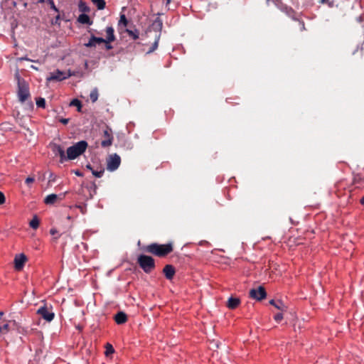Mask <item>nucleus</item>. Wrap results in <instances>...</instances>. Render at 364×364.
<instances>
[{
	"mask_svg": "<svg viewBox=\"0 0 364 364\" xmlns=\"http://www.w3.org/2000/svg\"><path fill=\"white\" fill-rule=\"evenodd\" d=\"M106 44V48L107 50H110L112 48V46L110 45V43H105Z\"/></svg>",
	"mask_w": 364,
	"mask_h": 364,
	"instance_id": "ea45409f",
	"label": "nucleus"
},
{
	"mask_svg": "<svg viewBox=\"0 0 364 364\" xmlns=\"http://www.w3.org/2000/svg\"><path fill=\"white\" fill-rule=\"evenodd\" d=\"M36 313L48 322L53 321L55 317V314L52 311V306L48 307L46 304L40 307Z\"/></svg>",
	"mask_w": 364,
	"mask_h": 364,
	"instance_id": "39448f33",
	"label": "nucleus"
},
{
	"mask_svg": "<svg viewBox=\"0 0 364 364\" xmlns=\"http://www.w3.org/2000/svg\"><path fill=\"white\" fill-rule=\"evenodd\" d=\"M39 1L40 2H44V0H40Z\"/></svg>",
	"mask_w": 364,
	"mask_h": 364,
	"instance_id": "864d4df0",
	"label": "nucleus"
},
{
	"mask_svg": "<svg viewBox=\"0 0 364 364\" xmlns=\"http://www.w3.org/2000/svg\"><path fill=\"white\" fill-rule=\"evenodd\" d=\"M240 304V299L237 297H230L228 303L227 307L230 309H236Z\"/></svg>",
	"mask_w": 364,
	"mask_h": 364,
	"instance_id": "4468645a",
	"label": "nucleus"
},
{
	"mask_svg": "<svg viewBox=\"0 0 364 364\" xmlns=\"http://www.w3.org/2000/svg\"><path fill=\"white\" fill-rule=\"evenodd\" d=\"M21 60H30V61H32L31 60H30L29 58L25 57V58H21Z\"/></svg>",
	"mask_w": 364,
	"mask_h": 364,
	"instance_id": "c03bdc74",
	"label": "nucleus"
},
{
	"mask_svg": "<svg viewBox=\"0 0 364 364\" xmlns=\"http://www.w3.org/2000/svg\"><path fill=\"white\" fill-rule=\"evenodd\" d=\"M36 105L38 107L45 108L46 107V100L44 98L39 97L36 100Z\"/></svg>",
	"mask_w": 364,
	"mask_h": 364,
	"instance_id": "c756f323",
	"label": "nucleus"
},
{
	"mask_svg": "<svg viewBox=\"0 0 364 364\" xmlns=\"http://www.w3.org/2000/svg\"><path fill=\"white\" fill-rule=\"evenodd\" d=\"M92 174L97 177V178H100L102 176L103 173H104V170H100V171H94V170H92Z\"/></svg>",
	"mask_w": 364,
	"mask_h": 364,
	"instance_id": "473e14b6",
	"label": "nucleus"
},
{
	"mask_svg": "<svg viewBox=\"0 0 364 364\" xmlns=\"http://www.w3.org/2000/svg\"><path fill=\"white\" fill-rule=\"evenodd\" d=\"M126 32L133 40H137L139 37V32L137 29H135L134 31L126 29Z\"/></svg>",
	"mask_w": 364,
	"mask_h": 364,
	"instance_id": "393cba45",
	"label": "nucleus"
},
{
	"mask_svg": "<svg viewBox=\"0 0 364 364\" xmlns=\"http://www.w3.org/2000/svg\"><path fill=\"white\" fill-rule=\"evenodd\" d=\"M360 203L362 205L364 206V196L361 198Z\"/></svg>",
	"mask_w": 364,
	"mask_h": 364,
	"instance_id": "79ce46f5",
	"label": "nucleus"
},
{
	"mask_svg": "<svg viewBox=\"0 0 364 364\" xmlns=\"http://www.w3.org/2000/svg\"><path fill=\"white\" fill-rule=\"evenodd\" d=\"M137 263L145 273H150L155 268V261L146 255H140L137 258Z\"/></svg>",
	"mask_w": 364,
	"mask_h": 364,
	"instance_id": "7ed1b4c3",
	"label": "nucleus"
},
{
	"mask_svg": "<svg viewBox=\"0 0 364 364\" xmlns=\"http://www.w3.org/2000/svg\"><path fill=\"white\" fill-rule=\"evenodd\" d=\"M65 196V193L63 194V197H62L60 199L63 198V197H64Z\"/></svg>",
	"mask_w": 364,
	"mask_h": 364,
	"instance_id": "3c124183",
	"label": "nucleus"
},
{
	"mask_svg": "<svg viewBox=\"0 0 364 364\" xmlns=\"http://www.w3.org/2000/svg\"><path fill=\"white\" fill-rule=\"evenodd\" d=\"M75 207L78 208L82 214H85V213H86V206L85 205H76Z\"/></svg>",
	"mask_w": 364,
	"mask_h": 364,
	"instance_id": "c9c22d12",
	"label": "nucleus"
},
{
	"mask_svg": "<svg viewBox=\"0 0 364 364\" xmlns=\"http://www.w3.org/2000/svg\"><path fill=\"white\" fill-rule=\"evenodd\" d=\"M70 77V75H66L64 72L57 70L55 72L50 73V75L46 78L48 82L50 81H62Z\"/></svg>",
	"mask_w": 364,
	"mask_h": 364,
	"instance_id": "1a4fd4ad",
	"label": "nucleus"
},
{
	"mask_svg": "<svg viewBox=\"0 0 364 364\" xmlns=\"http://www.w3.org/2000/svg\"><path fill=\"white\" fill-rule=\"evenodd\" d=\"M78 8L80 11L82 12L83 14L89 13L90 11V7L85 1L82 0L79 1Z\"/></svg>",
	"mask_w": 364,
	"mask_h": 364,
	"instance_id": "aec40b11",
	"label": "nucleus"
},
{
	"mask_svg": "<svg viewBox=\"0 0 364 364\" xmlns=\"http://www.w3.org/2000/svg\"><path fill=\"white\" fill-rule=\"evenodd\" d=\"M106 38L105 43H110L115 40L114 31L112 26H107L105 29Z\"/></svg>",
	"mask_w": 364,
	"mask_h": 364,
	"instance_id": "ddd939ff",
	"label": "nucleus"
},
{
	"mask_svg": "<svg viewBox=\"0 0 364 364\" xmlns=\"http://www.w3.org/2000/svg\"><path fill=\"white\" fill-rule=\"evenodd\" d=\"M60 122L63 124H67L69 122V119L62 118L60 119Z\"/></svg>",
	"mask_w": 364,
	"mask_h": 364,
	"instance_id": "58836bf2",
	"label": "nucleus"
},
{
	"mask_svg": "<svg viewBox=\"0 0 364 364\" xmlns=\"http://www.w3.org/2000/svg\"><path fill=\"white\" fill-rule=\"evenodd\" d=\"M50 232L51 235H55L57 232V230H55V229H51L50 230Z\"/></svg>",
	"mask_w": 364,
	"mask_h": 364,
	"instance_id": "a19ab883",
	"label": "nucleus"
},
{
	"mask_svg": "<svg viewBox=\"0 0 364 364\" xmlns=\"http://www.w3.org/2000/svg\"><path fill=\"white\" fill-rule=\"evenodd\" d=\"M120 163V156L117 154H112L107 159V168L110 171H114L119 168Z\"/></svg>",
	"mask_w": 364,
	"mask_h": 364,
	"instance_id": "0eeeda50",
	"label": "nucleus"
},
{
	"mask_svg": "<svg viewBox=\"0 0 364 364\" xmlns=\"http://www.w3.org/2000/svg\"><path fill=\"white\" fill-rule=\"evenodd\" d=\"M11 321L3 322V323H0V333L5 334L7 333L10 331L9 323Z\"/></svg>",
	"mask_w": 364,
	"mask_h": 364,
	"instance_id": "412c9836",
	"label": "nucleus"
},
{
	"mask_svg": "<svg viewBox=\"0 0 364 364\" xmlns=\"http://www.w3.org/2000/svg\"><path fill=\"white\" fill-rule=\"evenodd\" d=\"M50 6V9L54 10L55 12H58V8L55 6V3L53 1V0H50V1H48Z\"/></svg>",
	"mask_w": 364,
	"mask_h": 364,
	"instance_id": "e433bc0d",
	"label": "nucleus"
},
{
	"mask_svg": "<svg viewBox=\"0 0 364 364\" xmlns=\"http://www.w3.org/2000/svg\"><path fill=\"white\" fill-rule=\"evenodd\" d=\"M104 139L101 141V146L102 147H108L112 145L113 141L112 132L109 128H106L103 132Z\"/></svg>",
	"mask_w": 364,
	"mask_h": 364,
	"instance_id": "9d476101",
	"label": "nucleus"
},
{
	"mask_svg": "<svg viewBox=\"0 0 364 364\" xmlns=\"http://www.w3.org/2000/svg\"><path fill=\"white\" fill-rule=\"evenodd\" d=\"M355 183H364V176L357 175L354 178Z\"/></svg>",
	"mask_w": 364,
	"mask_h": 364,
	"instance_id": "7c9ffc66",
	"label": "nucleus"
},
{
	"mask_svg": "<svg viewBox=\"0 0 364 364\" xmlns=\"http://www.w3.org/2000/svg\"><path fill=\"white\" fill-rule=\"evenodd\" d=\"M171 0H166V5H168L171 3Z\"/></svg>",
	"mask_w": 364,
	"mask_h": 364,
	"instance_id": "a18cd8bd",
	"label": "nucleus"
},
{
	"mask_svg": "<svg viewBox=\"0 0 364 364\" xmlns=\"http://www.w3.org/2000/svg\"><path fill=\"white\" fill-rule=\"evenodd\" d=\"M59 18H60V17H59V16H58L56 17V20H58V19H59Z\"/></svg>",
	"mask_w": 364,
	"mask_h": 364,
	"instance_id": "603ef678",
	"label": "nucleus"
},
{
	"mask_svg": "<svg viewBox=\"0 0 364 364\" xmlns=\"http://www.w3.org/2000/svg\"><path fill=\"white\" fill-rule=\"evenodd\" d=\"M31 68H33L34 70H38V68L36 66H34V65H31Z\"/></svg>",
	"mask_w": 364,
	"mask_h": 364,
	"instance_id": "49530a36",
	"label": "nucleus"
},
{
	"mask_svg": "<svg viewBox=\"0 0 364 364\" xmlns=\"http://www.w3.org/2000/svg\"><path fill=\"white\" fill-rule=\"evenodd\" d=\"M90 100L95 102L98 99V90L97 88L93 89L90 94Z\"/></svg>",
	"mask_w": 364,
	"mask_h": 364,
	"instance_id": "bb28decb",
	"label": "nucleus"
},
{
	"mask_svg": "<svg viewBox=\"0 0 364 364\" xmlns=\"http://www.w3.org/2000/svg\"><path fill=\"white\" fill-rule=\"evenodd\" d=\"M105 43V40L101 37H95V36H92L87 43L85 44V46L87 48L95 47L97 44H100Z\"/></svg>",
	"mask_w": 364,
	"mask_h": 364,
	"instance_id": "9b49d317",
	"label": "nucleus"
},
{
	"mask_svg": "<svg viewBox=\"0 0 364 364\" xmlns=\"http://www.w3.org/2000/svg\"><path fill=\"white\" fill-rule=\"evenodd\" d=\"M48 1H50V0H47Z\"/></svg>",
	"mask_w": 364,
	"mask_h": 364,
	"instance_id": "5fc2aeb1",
	"label": "nucleus"
},
{
	"mask_svg": "<svg viewBox=\"0 0 364 364\" xmlns=\"http://www.w3.org/2000/svg\"><path fill=\"white\" fill-rule=\"evenodd\" d=\"M283 313L282 311L280 313H278L274 316V319L276 322L279 323L283 319Z\"/></svg>",
	"mask_w": 364,
	"mask_h": 364,
	"instance_id": "2f4dec72",
	"label": "nucleus"
},
{
	"mask_svg": "<svg viewBox=\"0 0 364 364\" xmlns=\"http://www.w3.org/2000/svg\"><path fill=\"white\" fill-rule=\"evenodd\" d=\"M159 39H160V34H159L156 37L155 41L153 43L151 48H150V50H149L148 53H151V52L154 51L156 49H157L158 46H159Z\"/></svg>",
	"mask_w": 364,
	"mask_h": 364,
	"instance_id": "c85d7f7f",
	"label": "nucleus"
},
{
	"mask_svg": "<svg viewBox=\"0 0 364 364\" xmlns=\"http://www.w3.org/2000/svg\"><path fill=\"white\" fill-rule=\"evenodd\" d=\"M28 261V257L24 253L16 254L14 259V265L16 271H21L26 263Z\"/></svg>",
	"mask_w": 364,
	"mask_h": 364,
	"instance_id": "423d86ee",
	"label": "nucleus"
},
{
	"mask_svg": "<svg viewBox=\"0 0 364 364\" xmlns=\"http://www.w3.org/2000/svg\"><path fill=\"white\" fill-rule=\"evenodd\" d=\"M55 151L60 156V163L63 164L67 160V156L65 154V151L60 145H56L55 146Z\"/></svg>",
	"mask_w": 364,
	"mask_h": 364,
	"instance_id": "dca6fc26",
	"label": "nucleus"
},
{
	"mask_svg": "<svg viewBox=\"0 0 364 364\" xmlns=\"http://www.w3.org/2000/svg\"><path fill=\"white\" fill-rule=\"evenodd\" d=\"M269 304L282 312L287 310V306L281 300L272 299L269 301Z\"/></svg>",
	"mask_w": 364,
	"mask_h": 364,
	"instance_id": "2eb2a0df",
	"label": "nucleus"
},
{
	"mask_svg": "<svg viewBox=\"0 0 364 364\" xmlns=\"http://www.w3.org/2000/svg\"><path fill=\"white\" fill-rule=\"evenodd\" d=\"M87 147V141L82 140L67 149V160H73L82 154Z\"/></svg>",
	"mask_w": 364,
	"mask_h": 364,
	"instance_id": "f03ea898",
	"label": "nucleus"
},
{
	"mask_svg": "<svg viewBox=\"0 0 364 364\" xmlns=\"http://www.w3.org/2000/svg\"><path fill=\"white\" fill-rule=\"evenodd\" d=\"M58 198V195L52 193V194L48 195L44 198V203L46 205H53L57 201Z\"/></svg>",
	"mask_w": 364,
	"mask_h": 364,
	"instance_id": "6ab92c4d",
	"label": "nucleus"
},
{
	"mask_svg": "<svg viewBox=\"0 0 364 364\" xmlns=\"http://www.w3.org/2000/svg\"><path fill=\"white\" fill-rule=\"evenodd\" d=\"M76 174H77V176H80V175H81L78 171H77V172H76Z\"/></svg>",
	"mask_w": 364,
	"mask_h": 364,
	"instance_id": "8fccbe9b",
	"label": "nucleus"
},
{
	"mask_svg": "<svg viewBox=\"0 0 364 364\" xmlns=\"http://www.w3.org/2000/svg\"><path fill=\"white\" fill-rule=\"evenodd\" d=\"M35 181L33 177H27L25 180V183L28 186H30L31 183H33Z\"/></svg>",
	"mask_w": 364,
	"mask_h": 364,
	"instance_id": "f704fd0d",
	"label": "nucleus"
},
{
	"mask_svg": "<svg viewBox=\"0 0 364 364\" xmlns=\"http://www.w3.org/2000/svg\"><path fill=\"white\" fill-rule=\"evenodd\" d=\"M114 348L111 344L107 343L106 347V355H108L109 353H114Z\"/></svg>",
	"mask_w": 364,
	"mask_h": 364,
	"instance_id": "72a5a7b5",
	"label": "nucleus"
},
{
	"mask_svg": "<svg viewBox=\"0 0 364 364\" xmlns=\"http://www.w3.org/2000/svg\"><path fill=\"white\" fill-rule=\"evenodd\" d=\"M67 218H68V220H71V219H72V218H71L70 215H68V216L67 217Z\"/></svg>",
	"mask_w": 364,
	"mask_h": 364,
	"instance_id": "09e8293b",
	"label": "nucleus"
},
{
	"mask_svg": "<svg viewBox=\"0 0 364 364\" xmlns=\"http://www.w3.org/2000/svg\"><path fill=\"white\" fill-rule=\"evenodd\" d=\"M173 250V244L151 243L145 247V251L159 257H164L170 254Z\"/></svg>",
	"mask_w": 364,
	"mask_h": 364,
	"instance_id": "f257e3e1",
	"label": "nucleus"
},
{
	"mask_svg": "<svg viewBox=\"0 0 364 364\" xmlns=\"http://www.w3.org/2000/svg\"><path fill=\"white\" fill-rule=\"evenodd\" d=\"M93 4L97 7L98 10H102L105 8L106 2L105 0H92Z\"/></svg>",
	"mask_w": 364,
	"mask_h": 364,
	"instance_id": "5701e85b",
	"label": "nucleus"
},
{
	"mask_svg": "<svg viewBox=\"0 0 364 364\" xmlns=\"http://www.w3.org/2000/svg\"><path fill=\"white\" fill-rule=\"evenodd\" d=\"M6 202V197L3 192L0 191V205Z\"/></svg>",
	"mask_w": 364,
	"mask_h": 364,
	"instance_id": "4c0bfd02",
	"label": "nucleus"
},
{
	"mask_svg": "<svg viewBox=\"0 0 364 364\" xmlns=\"http://www.w3.org/2000/svg\"><path fill=\"white\" fill-rule=\"evenodd\" d=\"M4 315V312L3 311H0V318Z\"/></svg>",
	"mask_w": 364,
	"mask_h": 364,
	"instance_id": "de8ad7c7",
	"label": "nucleus"
},
{
	"mask_svg": "<svg viewBox=\"0 0 364 364\" xmlns=\"http://www.w3.org/2000/svg\"><path fill=\"white\" fill-rule=\"evenodd\" d=\"M153 26H154L156 29H158L159 31H161L162 29V27H163L162 21L159 18H157L154 21V22L153 23Z\"/></svg>",
	"mask_w": 364,
	"mask_h": 364,
	"instance_id": "cd10ccee",
	"label": "nucleus"
},
{
	"mask_svg": "<svg viewBox=\"0 0 364 364\" xmlns=\"http://www.w3.org/2000/svg\"><path fill=\"white\" fill-rule=\"evenodd\" d=\"M114 320L117 324H123L127 321V314L122 311H119L115 315Z\"/></svg>",
	"mask_w": 364,
	"mask_h": 364,
	"instance_id": "f3484780",
	"label": "nucleus"
},
{
	"mask_svg": "<svg viewBox=\"0 0 364 364\" xmlns=\"http://www.w3.org/2000/svg\"><path fill=\"white\" fill-rule=\"evenodd\" d=\"M40 221L36 215L33 216L32 220L29 223V225L31 228L36 230L39 227Z\"/></svg>",
	"mask_w": 364,
	"mask_h": 364,
	"instance_id": "a878e982",
	"label": "nucleus"
},
{
	"mask_svg": "<svg viewBox=\"0 0 364 364\" xmlns=\"http://www.w3.org/2000/svg\"><path fill=\"white\" fill-rule=\"evenodd\" d=\"M70 106H71V107H77V110L78 112H82V103H81V102L78 99H73L70 102Z\"/></svg>",
	"mask_w": 364,
	"mask_h": 364,
	"instance_id": "b1692460",
	"label": "nucleus"
},
{
	"mask_svg": "<svg viewBox=\"0 0 364 364\" xmlns=\"http://www.w3.org/2000/svg\"><path fill=\"white\" fill-rule=\"evenodd\" d=\"M250 296L257 301H261L266 298L267 292L264 287L259 286V287L256 289H252L250 291Z\"/></svg>",
	"mask_w": 364,
	"mask_h": 364,
	"instance_id": "6e6552de",
	"label": "nucleus"
},
{
	"mask_svg": "<svg viewBox=\"0 0 364 364\" xmlns=\"http://www.w3.org/2000/svg\"><path fill=\"white\" fill-rule=\"evenodd\" d=\"M163 272L167 279H172L175 275V268L171 264H166L164 269Z\"/></svg>",
	"mask_w": 364,
	"mask_h": 364,
	"instance_id": "f8f14e48",
	"label": "nucleus"
},
{
	"mask_svg": "<svg viewBox=\"0 0 364 364\" xmlns=\"http://www.w3.org/2000/svg\"><path fill=\"white\" fill-rule=\"evenodd\" d=\"M77 21L82 24L86 25H92V21L90 19V16L86 14H82L79 15L77 18Z\"/></svg>",
	"mask_w": 364,
	"mask_h": 364,
	"instance_id": "a211bd4d",
	"label": "nucleus"
},
{
	"mask_svg": "<svg viewBox=\"0 0 364 364\" xmlns=\"http://www.w3.org/2000/svg\"><path fill=\"white\" fill-rule=\"evenodd\" d=\"M328 0H321V4H326L328 3Z\"/></svg>",
	"mask_w": 364,
	"mask_h": 364,
	"instance_id": "37998d69",
	"label": "nucleus"
},
{
	"mask_svg": "<svg viewBox=\"0 0 364 364\" xmlns=\"http://www.w3.org/2000/svg\"><path fill=\"white\" fill-rule=\"evenodd\" d=\"M18 97L21 102H24L30 97L28 85L20 77H18Z\"/></svg>",
	"mask_w": 364,
	"mask_h": 364,
	"instance_id": "20e7f679",
	"label": "nucleus"
},
{
	"mask_svg": "<svg viewBox=\"0 0 364 364\" xmlns=\"http://www.w3.org/2000/svg\"><path fill=\"white\" fill-rule=\"evenodd\" d=\"M128 20L125 16L124 14H120V18H119V22H118V26L122 28V27H127V25H128Z\"/></svg>",
	"mask_w": 364,
	"mask_h": 364,
	"instance_id": "4be33fe9",
	"label": "nucleus"
}]
</instances>
